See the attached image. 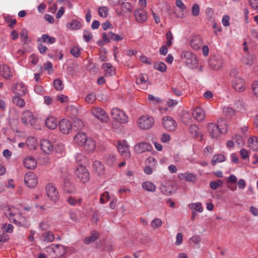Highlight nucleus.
I'll use <instances>...</instances> for the list:
<instances>
[{
	"instance_id": "f257e3e1",
	"label": "nucleus",
	"mask_w": 258,
	"mask_h": 258,
	"mask_svg": "<svg viewBox=\"0 0 258 258\" xmlns=\"http://www.w3.org/2000/svg\"><path fill=\"white\" fill-rule=\"evenodd\" d=\"M208 131L212 138H217L220 134H226L228 131V125L226 121L220 118L217 124L210 122L208 125Z\"/></svg>"
},
{
	"instance_id": "f03ea898",
	"label": "nucleus",
	"mask_w": 258,
	"mask_h": 258,
	"mask_svg": "<svg viewBox=\"0 0 258 258\" xmlns=\"http://www.w3.org/2000/svg\"><path fill=\"white\" fill-rule=\"evenodd\" d=\"M4 214L8 218L10 222L17 225H23L25 218L21 214H17V209L14 207L7 206L4 208Z\"/></svg>"
},
{
	"instance_id": "7ed1b4c3",
	"label": "nucleus",
	"mask_w": 258,
	"mask_h": 258,
	"mask_svg": "<svg viewBox=\"0 0 258 258\" xmlns=\"http://www.w3.org/2000/svg\"><path fill=\"white\" fill-rule=\"evenodd\" d=\"M181 58L185 64L191 69L196 68L198 64V61L196 56L192 52L185 51L181 53Z\"/></svg>"
},
{
	"instance_id": "20e7f679",
	"label": "nucleus",
	"mask_w": 258,
	"mask_h": 258,
	"mask_svg": "<svg viewBox=\"0 0 258 258\" xmlns=\"http://www.w3.org/2000/svg\"><path fill=\"white\" fill-rule=\"evenodd\" d=\"M111 115L113 119L120 123H126L127 122V116L123 111L118 108H114L112 109Z\"/></svg>"
},
{
	"instance_id": "39448f33",
	"label": "nucleus",
	"mask_w": 258,
	"mask_h": 258,
	"mask_svg": "<svg viewBox=\"0 0 258 258\" xmlns=\"http://www.w3.org/2000/svg\"><path fill=\"white\" fill-rule=\"evenodd\" d=\"M139 126L143 130L150 128L154 123V119L152 116H142L138 122Z\"/></svg>"
},
{
	"instance_id": "423d86ee",
	"label": "nucleus",
	"mask_w": 258,
	"mask_h": 258,
	"mask_svg": "<svg viewBox=\"0 0 258 258\" xmlns=\"http://www.w3.org/2000/svg\"><path fill=\"white\" fill-rule=\"evenodd\" d=\"M76 175L80 180L83 183L89 181L90 174L87 169L83 165H79L76 171Z\"/></svg>"
},
{
	"instance_id": "0eeeda50",
	"label": "nucleus",
	"mask_w": 258,
	"mask_h": 258,
	"mask_svg": "<svg viewBox=\"0 0 258 258\" xmlns=\"http://www.w3.org/2000/svg\"><path fill=\"white\" fill-rule=\"evenodd\" d=\"M93 115L103 122H107L108 120V117L105 111L102 109L94 107L91 110Z\"/></svg>"
},
{
	"instance_id": "6e6552de",
	"label": "nucleus",
	"mask_w": 258,
	"mask_h": 258,
	"mask_svg": "<svg viewBox=\"0 0 258 258\" xmlns=\"http://www.w3.org/2000/svg\"><path fill=\"white\" fill-rule=\"evenodd\" d=\"M24 182L30 188H34L37 184V179L35 174L32 172L26 173L24 176Z\"/></svg>"
},
{
	"instance_id": "1a4fd4ad",
	"label": "nucleus",
	"mask_w": 258,
	"mask_h": 258,
	"mask_svg": "<svg viewBox=\"0 0 258 258\" xmlns=\"http://www.w3.org/2000/svg\"><path fill=\"white\" fill-rule=\"evenodd\" d=\"M46 191L47 196L53 202H56L59 199L58 192L55 187L52 184H48L46 186Z\"/></svg>"
},
{
	"instance_id": "9d476101",
	"label": "nucleus",
	"mask_w": 258,
	"mask_h": 258,
	"mask_svg": "<svg viewBox=\"0 0 258 258\" xmlns=\"http://www.w3.org/2000/svg\"><path fill=\"white\" fill-rule=\"evenodd\" d=\"M117 148L118 152L122 156L124 157V158H129L130 156V153L128 151V148L126 141H123L122 142H118Z\"/></svg>"
},
{
	"instance_id": "9b49d317",
	"label": "nucleus",
	"mask_w": 258,
	"mask_h": 258,
	"mask_svg": "<svg viewBox=\"0 0 258 258\" xmlns=\"http://www.w3.org/2000/svg\"><path fill=\"white\" fill-rule=\"evenodd\" d=\"M223 61L221 56H214L209 61V66L214 70H218L223 65Z\"/></svg>"
},
{
	"instance_id": "f8f14e48",
	"label": "nucleus",
	"mask_w": 258,
	"mask_h": 258,
	"mask_svg": "<svg viewBox=\"0 0 258 258\" xmlns=\"http://www.w3.org/2000/svg\"><path fill=\"white\" fill-rule=\"evenodd\" d=\"M162 124L163 126L169 131H173L176 128V122L169 116H166L163 118Z\"/></svg>"
},
{
	"instance_id": "ddd939ff",
	"label": "nucleus",
	"mask_w": 258,
	"mask_h": 258,
	"mask_svg": "<svg viewBox=\"0 0 258 258\" xmlns=\"http://www.w3.org/2000/svg\"><path fill=\"white\" fill-rule=\"evenodd\" d=\"M233 88L238 92L245 90L246 86L244 80L241 78H236L232 80Z\"/></svg>"
},
{
	"instance_id": "4468645a",
	"label": "nucleus",
	"mask_w": 258,
	"mask_h": 258,
	"mask_svg": "<svg viewBox=\"0 0 258 258\" xmlns=\"http://www.w3.org/2000/svg\"><path fill=\"white\" fill-rule=\"evenodd\" d=\"M60 131L63 134H69L72 128V125L69 120L67 119H61L59 123Z\"/></svg>"
},
{
	"instance_id": "2eb2a0df",
	"label": "nucleus",
	"mask_w": 258,
	"mask_h": 258,
	"mask_svg": "<svg viewBox=\"0 0 258 258\" xmlns=\"http://www.w3.org/2000/svg\"><path fill=\"white\" fill-rule=\"evenodd\" d=\"M152 146L147 142H141L136 145L135 150L138 153H142L145 151H150Z\"/></svg>"
},
{
	"instance_id": "dca6fc26",
	"label": "nucleus",
	"mask_w": 258,
	"mask_h": 258,
	"mask_svg": "<svg viewBox=\"0 0 258 258\" xmlns=\"http://www.w3.org/2000/svg\"><path fill=\"white\" fill-rule=\"evenodd\" d=\"M40 148L42 151L47 154H50L53 150L52 145L50 142L46 139L41 140L40 143Z\"/></svg>"
},
{
	"instance_id": "f3484780",
	"label": "nucleus",
	"mask_w": 258,
	"mask_h": 258,
	"mask_svg": "<svg viewBox=\"0 0 258 258\" xmlns=\"http://www.w3.org/2000/svg\"><path fill=\"white\" fill-rule=\"evenodd\" d=\"M12 90L14 94L19 96H24L27 92L26 88L20 83L16 84L15 86L13 87Z\"/></svg>"
},
{
	"instance_id": "a211bd4d",
	"label": "nucleus",
	"mask_w": 258,
	"mask_h": 258,
	"mask_svg": "<svg viewBox=\"0 0 258 258\" xmlns=\"http://www.w3.org/2000/svg\"><path fill=\"white\" fill-rule=\"evenodd\" d=\"M21 120L25 124H27L29 122L32 124L34 122V118L32 113L28 110L24 111L22 114Z\"/></svg>"
},
{
	"instance_id": "6ab92c4d",
	"label": "nucleus",
	"mask_w": 258,
	"mask_h": 258,
	"mask_svg": "<svg viewBox=\"0 0 258 258\" xmlns=\"http://www.w3.org/2000/svg\"><path fill=\"white\" fill-rule=\"evenodd\" d=\"M160 189L163 194L166 196L171 195L175 192L174 186L170 184H162L160 185Z\"/></svg>"
},
{
	"instance_id": "aec40b11",
	"label": "nucleus",
	"mask_w": 258,
	"mask_h": 258,
	"mask_svg": "<svg viewBox=\"0 0 258 258\" xmlns=\"http://www.w3.org/2000/svg\"><path fill=\"white\" fill-rule=\"evenodd\" d=\"M51 246H54V247H52V248L53 252L56 253V258H60L66 253V249L63 246L56 244H52Z\"/></svg>"
},
{
	"instance_id": "412c9836",
	"label": "nucleus",
	"mask_w": 258,
	"mask_h": 258,
	"mask_svg": "<svg viewBox=\"0 0 258 258\" xmlns=\"http://www.w3.org/2000/svg\"><path fill=\"white\" fill-rule=\"evenodd\" d=\"M87 139V136L84 133L79 132L74 137V141L79 146H83Z\"/></svg>"
},
{
	"instance_id": "4be33fe9",
	"label": "nucleus",
	"mask_w": 258,
	"mask_h": 258,
	"mask_svg": "<svg viewBox=\"0 0 258 258\" xmlns=\"http://www.w3.org/2000/svg\"><path fill=\"white\" fill-rule=\"evenodd\" d=\"M135 17L139 23H143L147 19V13L143 10H139L135 11Z\"/></svg>"
},
{
	"instance_id": "5701e85b",
	"label": "nucleus",
	"mask_w": 258,
	"mask_h": 258,
	"mask_svg": "<svg viewBox=\"0 0 258 258\" xmlns=\"http://www.w3.org/2000/svg\"><path fill=\"white\" fill-rule=\"evenodd\" d=\"M0 74L7 79H9L12 77V73L10 68L7 65H2L0 66Z\"/></svg>"
},
{
	"instance_id": "b1692460",
	"label": "nucleus",
	"mask_w": 258,
	"mask_h": 258,
	"mask_svg": "<svg viewBox=\"0 0 258 258\" xmlns=\"http://www.w3.org/2000/svg\"><path fill=\"white\" fill-rule=\"evenodd\" d=\"M192 116L197 120L202 121L205 117L204 112L201 107H196L192 110Z\"/></svg>"
},
{
	"instance_id": "393cba45",
	"label": "nucleus",
	"mask_w": 258,
	"mask_h": 258,
	"mask_svg": "<svg viewBox=\"0 0 258 258\" xmlns=\"http://www.w3.org/2000/svg\"><path fill=\"white\" fill-rule=\"evenodd\" d=\"M23 163L26 168L30 169H34L37 165L35 159L31 157H27L25 158Z\"/></svg>"
},
{
	"instance_id": "a878e982",
	"label": "nucleus",
	"mask_w": 258,
	"mask_h": 258,
	"mask_svg": "<svg viewBox=\"0 0 258 258\" xmlns=\"http://www.w3.org/2000/svg\"><path fill=\"white\" fill-rule=\"evenodd\" d=\"M178 178L180 180H184L186 181L190 182H194L197 179V177L195 174L188 172L179 174Z\"/></svg>"
},
{
	"instance_id": "bb28decb",
	"label": "nucleus",
	"mask_w": 258,
	"mask_h": 258,
	"mask_svg": "<svg viewBox=\"0 0 258 258\" xmlns=\"http://www.w3.org/2000/svg\"><path fill=\"white\" fill-rule=\"evenodd\" d=\"M202 45V42L200 36H195L192 38L190 41V45L193 49L198 50L200 48Z\"/></svg>"
},
{
	"instance_id": "cd10ccee",
	"label": "nucleus",
	"mask_w": 258,
	"mask_h": 258,
	"mask_svg": "<svg viewBox=\"0 0 258 258\" xmlns=\"http://www.w3.org/2000/svg\"><path fill=\"white\" fill-rule=\"evenodd\" d=\"M86 150L89 152H92L94 151L96 147V143L92 138H88L85 141L84 144Z\"/></svg>"
},
{
	"instance_id": "c85d7f7f",
	"label": "nucleus",
	"mask_w": 258,
	"mask_h": 258,
	"mask_svg": "<svg viewBox=\"0 0 258 258\" xmlns=\"http://www.w3.org/2000/svg\"><path fill=\"white\" fill-rule=\"evenodd\" d=\"M45 124L48 128L54 130L57 127V121L54 117L49 116L46 119Z\"/></svg>"
},
{
	"instance_id": "c756f323",
	"label": "nucleus",
	"mask_w": 258,
	"mask_h": 258,
	"mask_svg": "<svg viewBox=\"0 0 258 258\" xmlns=\"http://www.w3.org/2000/svg\"><path fill=\"white\" fill-rule=\"evenodd\" d=\"M37 41L50 44L55 43L56 39L54 37L49 36L48 35L45 34H43L40 38H38Z\"/></svg>"
},
{
	"instance_id": "7c9ffc66",
	"label": "nucleus",
	"mask_w": 258,
	"mask_h": 258,
	"mask_svg": "<svg viewBox=\"0 0 258 258\" xmlns=\"http://www.w3.org/2000/svg\"><path fill=\"white\" fill-rule=\"evenodd\" d=\"M103 68L105 71V76H111L115 74V70L112 64L110 63H105L102 65Z\"/></svg>"
},
{
	"instance_id": "2f4dec72",
	"label": "nucleus",
	"mask_w": 258,
	"mask_h": 258,
	"mask_svg": "<svg viewBox=\"0 0 258 258\" xmlns=\"http://www.w3.org/2000/svg\"><path fill=\"white\" fill-rule=\"evenodd\" d=\"M63 183V189L65 192L72 193L75 191L74 186L70 183L68 179H64Z\"/></svg>"
},
{
	"instance_id": "473e14b6",
	"label": "nucleus",
	"mask_w": 258,
	"mask_h": 258,
	"mask_svg": "<svg viewBox=\"0 0 258 258\" xmlns=\"http://www.w3.org/2000/svg\"><path fill=\"white\" fill-rule=\"evenodd\" d=\"M93 168L94 171L98 174L100 175L103 173L104 167V165L99 161H95L94 162Z\"/></svg>"
},
{
	"instance_id": "72a5a7b5",
	"label": "nucleus",
	"mask_w": 258,
	"mask_h": 258,
	"mask_svg": "<svg viewBox=\"0 0 258 258\" xmlns=\"http://www.w3.org/2000/svg\"><path fill=\"white\" fill-rule=\"evenodd\" d=\"M248 145L251 150H258V138H249L248 141Z\"/></svg>"
},
{
	"instance_id": "f704fd0d",
	"label": "nucleus",
	"mask_w": 258,
	"mask_h": 258,
	"mask_svg": "<svg viewBox=\"0 0 258 258\" xmlns=\"http://www.w3.org/2000/svg\"><path fill=\"white\" fill-rule=\"evenodd\" d=\"M142 187L144 189L150 192H154L156 190L155 185L150 181L143 182Z\"/></svg>"
},
{
	"instance_id": "c9c22d12",
	"label": "nucleus",
	"mask_w": 258,
	"mask_h": 258,
	"mask_svg": "<svg viewBox=\"0 0 258 258\" xmlns=\"http://www.w3.org/2000/svg\"><path fill=\"white\" fill-rule=\"evenodd\" d=\"M67 27L71 30H78L81 28V23L77 20H73L67 24Z\"/></svg>"
},
{
	"instance_id": "e433bc0d",
	"label": "nucleus",
	"mask_w": 258,
	"mask_h": 258,
	"mask_svg": "<svg viewBox=\"0 0 258 258\" xmlns=\"http://www.w3.org/2000/svg\"><path fill=\"white\" fill-rule=\"evenodd\" d=\"M99 237V233L96 232H94L90 236L86 237L84 240V242L86 244H89L96 241Z\"/></svg>"
},
{
	"instance_id": "4c0bfd02",
	"label": "nucleus",
	"mask_w": 258,
	"mask_h": 258,
	"mask_svg": "<svg viewBox=\"0 0 258 258\" xmlns=\"http://www.w3.org/2000/svg\"><path fill=\"white\" fill-rule=\"evenodd\" d=\"M26 143L30 149H35L36 148L37 143V140L33 137H29L27 139Z\"/></svg>"
},
{
	"instance_id": "58836bf2",
	"label": "nucleus",
	"mask_w": 258,
	"mask_h": 258,
	"mask_svg": "<svg viewBox=\"0 0 258 258\" xmlns=\"http://www.w3.org/2000/svg\"><path fill=\"white\" fill-rule=\"evenodd\" d=\"M42 237H43V240L47 242H51L54 239L53 233L49 231L43 233Z\"/></svg>"
},
{
	"instance_id": "ea45409f",
	"label": "nucleus",
	"mask_w": 258,
	"mask_h": 258,
	"mask_svg": "<svg viewBox=\"0 0 258 258\" xmlns=\"http://www.w3.org/2000/svg\"><path fill=\"white\" fill-rule=\"evenodd\" d=\"M225 159V157L223 155L218 154L214 155L212 159L211 164L212 165H215L217 163L224 161Z\"/></svg>"
},
{
	"instance_id": "a19ab883",
	"label": "nucleus",
	"mask_w": 258,
	"mask_h": 258,
	"mask_svg": "<svg viewBox=\"0 0 258 258\" xmlns=\"http://www.w3.org/2000/svg\"><path fill=\"white\" fill-rule=\"evenodd\" d=\"M223 111L225 115L228 118H231L235 114V110L231 107H224Z\"/></svg>"
},
{
	"instance_id": "79ce46f5",
	"label": "nucleus",
	"mask_w": 258,
	"mask_h": 258,
	"mask_svg": "<svg viewBox=\"0 0 258 258\" xmlns=\"http://www.w3.org/2000/svg\"><path fill=\"white\" fill-rule=\"evenodd\" d=\"M121 9L123 12L131 13L133 11V7L130 3L122 2L121 3Z\"/></svg>"
},
{
	"instance_id": "37998d69",
	"label": "nucleus",
	"mask_w": 258,
	"mask_h": 258,
	"mask_svg": "<svg viewBox=\"0 0 258 258\" xmlns=\"http://www.w3.org/2000/svg\"><path fill=\"white\" fill-rule=\"evenodd\" d=\"M12 100L14 103L20 107H23L25 106V101L19 95H15L13 97Z\"/></svg>"
},
{
	"instance_id": "c03bdc74",
	"label": "nucleus",
	"mask_w": 258,
	"mask_h": 258,
	"mask_svg": "<svg viewBox=\"0 0 258 258\" xmlns=\"http://www.w3.org/2000/svg\"><path fill=\"white\" fill-rule=\"evenodd\" d=\"M154 67L155 69L161 72H165L167 70L166 65L163 62H155L154 64Z\"/></svg>"
},
{
	"instance_id": "a18cd8bd",
	"label": "nucleus",
	"mask_w": 258,
	"mask_h": 258,
	"mask_svg": "<svg viewBox=\"0 0 258 258\" xmlns=\"http://www.w3.org/2000/svg\"><path fill=\"white\" fill-rule=\"evenodd\" d=\"M223 184L221 180L218 179L216 181H212L210 183V187L214 190L217 189L219 187H221Z\"/></svg>"
},
{
	"instance_id": "49530a36",
	"label": "nucleus",
	"mask_w": 258,
	"mask_h": 258,
	"mask_svg": "<svg viewBox=\"0 0 258 258\" xmlns=\"http://www.w3.org/2000/svg\"><path fill=\"white\" fill-rule=\"evenodd\" d=\"M188 206L190 209L195 210L200 213L202 212L203 211V209L201 203H191Z\"/></svg>"
},
{
	"instance_id": "de8ad7c7",
	"label": "nucleus",
	"mask_w": 258,
	"mask_h": 258,
	"mask_svg": "<svg viewBox=\"0 0 258 258\" xmlns=\"http://www.w3.org/2000/svg\"><path fill=\"white\" fill-rule=\"evenodd\" d=\"M84 126L83 121L78 118L75 119L73 124L72 125L73 128H76V130H81Z\"/></svg>"
},
{
	"instance_id": "09e8293b",
	"label": "nucleus",
	"mask_w": 258,
	"mask_h": 258,
	"mask_svg": "<svg viewBox=\"0 0 258 258\" xmlns=\"http://www.w3.org/2000/svg\"><path fill=\"white\" fill-rule=\"evenodd\" d=\"M53 86L57 91H61L63 88V84L62 82L58 79H55L53 81Z\"/></svg>"
},
{
	"instance_id": "8fccbe9b",
	"label": "nucleus",
	"mask_w": 258,
	"mask_h": 258,
	"mask_svg": "<svg viewBox=\"0 0 258 258\" xmlns=\"http://www.w3.org/2000/svg\"><path fill=\"white\" fill-rule=\"evenodd\" d=\"M28 31L25 29L23 28L20 32V38L22 42H24V44L27 43V40L28 38Z\"/></svg>"
},
{
	"instance_id": "3c124183",
	"label": "nucleus",
	"mask_w": 258,
	"mask_h": 258,
	"mask_svg": "<svg viewBox=\"0 0 258 258\" xmlns=\"http://www.w3.org/2000/svg\"><path fill=\"white\" fill-rule=\"evenodd\" d=\"M199 127L196 124H192L189 127V132L195 138H197L199 136Z\"/></svg>"
},
{
	"instance_id": "603ef678",
	"label": "nucleus",
	"mask_w": 258,
	"mask_h": 258,
	"mask_svg": "<svg viewBox=\"0 0 258 258\" xmlns=\"http://www.w3.org/2000/svg\"><path fill=\"white\" fill-rule=\"evenodd\" d=\"M162 222L159 218H155L151 223V225L154 229L160 228L162 226Z\"/></svg>"
},
{
	"instance_id": "864d4df0",
	"label": "nucleus",
	"mask_w": 258,
	"mask_h": 258,
	"mask_svg": "<svg viewBox=\"0 0 258 258\" xmlns=\"http://www.w3.org/2000/svg\"><path fill=\"white\" fill-rule=\"evenodd\" d=\"M108 9L106 7H100L98 9L99 15L103 18H106L107 16Z\"/></svg>"
},
{
	"instance_id": "5fc2aeb1",
	"label": "nucleus",
	"mask_w": 258,
	"mask_h": 258,
	"mask_svg": "<svg viewBox=\"0 0 258 258\" xmlns=\"http://www.w3.org/2000/svg\"><path fill=\"white\" fill-rule=\"evenodd\" d=\"M108 36L111 39L115 41H118L123 39V37H121L120 35L114 33L111 31L108 32Z\"/></svg>"
},
{
	"instance_id": "6e6d98bb",
	"label": "nucleus",
	"mask_w": 258,
	"mask_h": 258,
	"mask_svg": "<svg viewBox=\"0 0 258 258\" xmlns=\"http://www.w3.org/2000/svg\"><path fill=\"white\" fill-rule=\"evenodd\" d=\"M254 57L252 55H247L245 58H244L243 61L247 65L251 66L253 62Z\"/></svg>"
},
{
	"instance_id": "4d7b16f0",
	"label": "nucleus",
	"mask_w": 258,
	"mask_h": 258,
	"mask_svg": "<svg viewBox=\"0 0 258 258\" xmlns=\"http://www.w3.org/2000/svg\"><path fill=\"white\" fill-rule=\"evenodd\" d=\"M71 54L75 57H78L80 55V49L78 47L74 46L70 50Z\"/></svg>"
},
{
	"instance_id": "13d9d810",
	"label": "nucleus",
	"mask_w": 258,
	"mask_h": 258,
	"mask_svg": "<svg viewBox=\"0 0 258 258\" xmlns=\"http://www.w3.org/2000/svg\"><path fill=\"white\" fill-rule=\"evenodd\" d=\"M166 45L167 46H170L172 44V40L173 39V37L172 34V33L170 31H168L166 34Z\"/></svg>"
},
{
	"instance_id": "bf43d9fd",
	"label": "nucleus",
	"mask_w": 258,
	"mask_h": 258,
	"mask_svg": "<svg viewBox=\"0 0 258 258\" xmlns=\"http://www.w3.org/2000/svg\"><path fill=\"white\" fill-rule=\"evenodd\" d=\"M44 70L47 71L48 74H51L53 72L52 64L51 62L48 61L44 64Z\"/></svg>"
},
{
	"instance_id": "052dcab7",
	"label": "nucleus",
	"mask_w": 258,
	"mask_h": 258,
	"mask_svg": "<svg viewBox=\"0 0 258 258\" xmlns=\"http://www.w3.org/2000/svg\"><path fill=\"white\" fill-rule=\"evenodd\" d=\"M95 100H96V96H95V94L92 93L88 94L85 98L86 101L87 103H90V104H92L93 103H94V102L95 101Z\"/></svg>"
},
{
	"instance_id": "680f3d73",
	"label": "nucleus",
	"mask_w": 258,
	"mask_h": 258,
	"mask_svg": "<svg viewBox=\"0 0 258 258\" xmlns=\"http://www.w3.org/2000/svg\"><path fill=\"white\" fill-rule=\"evenodd\" d=\"M200 12V6L198 4H195L192 7V15L196 17L198 16Z\"/></svg>"
},
{
	"instance_id": "e2e57ef3",
	"label": "nucleus",
	"mask_w": 258,
	"mask_h": 258,
	"mask_svg": "<svg viewBox=\"0 0 258 258\" xmlns=\"http://www.w3.org/2000/svg\"><path fill=\"white\" fill-rule=\"evenodd\" d=\"M92 34L91 32L88 31H85L83 35L84 39L87 42H89L92 38Z\"/></svg>"
},
{
	"instance_id": "0e129e2a",
	"label": "nucleus",
	"mask_w": 258,
	"mask_h": 258,
	"mask_svg": "<svg viewBox=\"0 0 258 258\" xmlns=\"http://www.w3.org/2000/svg\"><path fill=\"white\" fill-rule=\"evenodd\" d=\"M232 139L238 145H240L243 143V140L241 136L236 135Z\"/></svg>"
},
{
	"instance_id": "69168bd1",
	"label": "nucleus",
	"mask_w": 258,
	"mask_h": 258,
	"mask_svg": "<svg viewBox=\"0 0 258 258\" xmlns=\"http://www.w3.org/2000/svg\"><path fill=\"white\" fill-rule=\"evenodd\" d=\"M173 94L177 96H181L182 95V91L176 87H172L171 88Z\"/></svg>"
},
{
	"instance_id": "338daca9",
	"label": "nucleus",
	"mask_w": 258,
	"mask_h": 258,
	"mask_svg": "<svg viewBox=\"0 0 258 258\" xmlns=\"http://www.w3.org/2000/svg\"><path fill=\"white\" fill-rule=\"evenodd\" d=\"M2 228L5 229V231L7 233H12L13 230V226L11 224H7L6 223L3 225Z\"/></svg>"
},
{
	"instance_id": "774afa93",
	"label": "nucleus",
	"mask_w": 258,
	"mask_h": 258,
	"mask_svg": "<svg viewBox=\"0 0 258 258\" xmlns=\"http://www.w3.org/2000/svg\"><path fill=\"white\" fill-rule=\"evenodd\" d=\"M252 88L254 95L258 97V81H254L252 85Z\"/></svg>"
}]
</instances>
